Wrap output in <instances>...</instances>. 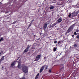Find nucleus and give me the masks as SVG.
I'll return each mask as SVG.
<instances>
[{
	"instance_id": "22",
	"label": "nucleus",
	"mask_w": 79,
	"mask_h": 79,
	"mask_svg": "<svg viewBox=\"0 0 79 79\" xmlns=\"http://www.w3.org/2000/svg\"><path fill=\"white\" fill-rule=\"evenodd\" d=\"M51 70H52L51 69H50L49 70V73H51Z\"/></svg>"
},
{
	"instance_id": "3",
	"label": "nucleus",
	"mask_w": 79,
	"mask_h": 79,
	"mask_svg": "<svg viewBox=\"0 0 79 79\" xmlns=\"http://www.w3.org/2000/svg\"><path fill=\"white\" fill-rule=\"evenodd\" d=\"M75 25L74 24H73L72 26H71L66 32V33H69V32H71V31L73 29V27Z\"/></svg>"
},
{
	"instance_id": "28",
	"label": "nucleus",
	"mask_w": 79,
	"mask_h": 79,
	"mask_svg": "<svg viewBox=\"0 0 79 79\" xmlns=\"http://www.w3.org/2000/svg\"><path fill=\"white\" fill-rule=\"evenodd\" d=\"M72 36V37H74V35H73Z\"/></svg>"
},
{
	"instance_id": "9",
	"label": "nucleus",
	"mask_w": 79,
	"mask_h": 79,
	"mask_svg": "<svg viewBox=\"0 0 79 79\" xmlns=\"http://www.w3.org/2000/svg\"><path fill=\"white\" fill-rule=\"evenodd\" d=\"M40 57H41V55H39L36 56L37 58L39 60L40 58Z\"/></svg>"
},
{
	"instance_id": "16",
	"label": "nucleus",
	"mask_w": 79,
	"mask_h": 79,
	"mask_svg": "<svg viewBox=\"0 0 79 79\" xmlns=\"http://www.w3.org/2000/svg\"><path fill=\"white\" fill-rule=\"evenodd\" d=\"M20 62H19V64L18 65V67H19V68H20Z\"/></svg>"
},
{
	"instance_id": "11",
	"label": "nucleus",
	"mask_w": 79,
	"mask_h": 79,
	"mask_svg": "<svg viewBox=\"0 0 79 79\" xmlns=\"http://www.w3.org/2000/svg\"><path fill=\"white\" fill-rule=\"evenodd\" d=\"M15 63L14 62L12 63L11 64V67L12 68V67H13V66L15 65Z\"/></svg>"
},
{
	"instance_id": "12",
	"label": "nucleus",
	"mask_w": 79,
	"mask_h": 79,
	"mask_svg": "<svg viewBox=\"0 0 79 79\" xmlns=\"http://www.w3.org/2000/svg\"><path fill=\"white\" fill-rule=\"evenodd\" d=\"M39 73L37 74V75L35 77V79H37L39 77Z\"/></svg>"
},
{
	"instance_id": "24",
	"label": "nucleus",
	"mask_w": 79,
	"mask_h": 79,
	"mask_svg": "<svg viewBox=\"0 0 79 79\" xmlns=\"http://www.w3.org/2000/svg\"><path fill=\"white\" fill-rule=\"evenodd\" d=\"M57 43V41H55L54 42V44H56Z\"/></svg>"
},
{
	"instance_id": "1",
	"label": "nucleus",
	"mask_w": 79,
	"mask_h": 79,
	"mask_svg": "<svg viewBox=\"0 0 79 79\" xmlns=\"http://www.w3.org/2000/svg\"><path fill=\"white\" fill-rule=\"evenodd\" d=\"M22 70L24 73H28V67L24 65L22 66Z\"/></svg>"
},
{
	"instance_id": "25",
	"label": "nucleus",
	"mask_w": 79,
	"mask_h": 79,
	"mask_svg": "<svg viewBox=\"0 0 79 79\" xmlns=\"http://www.w3.org/2000/svg\"><path fill=\"white\" fill-rule=\"evenodd\" d=\"M21 79H26L25 78V77H23V78H21Z\"/></svg>"
},
{
	"instance_id": "13",
	"label": "nucleus",
	"mask_w": 79,
	"mask_h": 79,
	"mask_svg": "<svg viewBox=\"0 0 79 79\" xmlns=\"http://www.w3.org/2000/svg\"><path fill=\"white\" fill-rule=\"evenodd\" d=\"M56 49H57V48L56 47H55L53 50V52H55L56 50Z\"/></svg>"
},
{
	"instance_id": "19",
	"label": "nucleus",
	"mask_w": 79,
	"mask_h": 79,
	"mask_svg": "<svg viewBox=\"0 0 79 79\" xmlns=\"http://www.w3.org/2000/svg\"><path fill=\"white\" fill-rule=\"evenodd\" d=\"M76 39H79V35H77V36L76 37Z\"/></svg>"
},
{
	"instance_id": "29",
	"label": "nucleus",
	"mask_w": 79,
	"mask_h": 79,
	"mask_svg": "<svg viewBox=\"0 0 79 79\" xmlns=\"http://www.w3.org/2000/svg\"><path fill=\"white\" fill-rule=\"evenodd\" d=\"M44 58H45V59L46 58V57H44Z\"/></svg>"
},
{
	"instance_id": "10",
	"label": "nucleus",
	"mask_w": 79,
	"mask_h": 79,
	"mask_svg": "<svg viewBox=\"0 0 79 79\" xmlns=\"http://www.w3.org/2000/svg\"><path fill=\"white\" fill-rule=\"evenodd\" d=\"M79 32V30H76L75 31V32H74V34H75V35H77V34H78L77 33H76V32Z\"/></svg>"
},
{
	"instance_id": "7",
	"label": "nucleus",
	"mask_w": 79,
	"mask_h": 79,
	"mask_svg": "<svg viewBox=\"0 0 79 79\" xmlns=\"http://www.w3.org/2000/svg\"><path fill=\"white\" fill-rule=\"evenodd\" d=\"M47 25H48L47 23H46L44 25L43 27L44 28V30H45V29H46V28H47Z\"/></svg>"
},
{
	"instance_id": "23",
	"label": "nucleus",
	"mask_w": 79,
	"mask_h": 79,
	"mask_svg": "<svg viewBox=\"0 0 79 79\" xmlns=\"http://www.w3.org/2000/svg\"><path fill=\"white\" fill-rule=\"evenodd\" d=\"M74 47H77V44H75L73 45Z\"/></svg>"
},
{
	"instance_id": "27",
	"label": "nucleus",
	"mask_w": 79,
	"mask_h": 79,
	"mask_svg": "<svg viewBox=\"0 0 79 79\" xmlns=\"http://www.w3.org/2000/svg\"><path fill=\"white\" fill-rule=\"evenodd\" d=\"M15 23H16V22H15L13 23V24H15Z\"/></svg>"
},
{
	"instance_id": "2",
	"label": "nucleus",
	"mask_w": 79,
	"mask_h": 79,
	"mask_svg": "<svg viewBox=\"0 0 79 79\" xmlns=\"http://www.w3.org/2000/svg\"><path fill=\"white\" fill-rule=\"evenodd\" d=\"M77 15V12H74L72 14L69 13V18H72V17L74 16H76Z\"/></svg>"
},
{
	"instance_id": "18",
	"label": "nucleus",
	"mask_w": 79,
	"mask_h": 79,
	"mask_svg": "<svg viewBox=\"0 0 79 79\" xmlns=\"http://www.w3.org/2000/svg\"><path fill=\"white\" fill-rule=\"evenodd\" d=\"M55 8V7H54L53 6H52L50 7V9H51V10H52V9H53V8Z\"/></svg>"
},
{
	"instance_id": "30",
	"label": "nucleus",
	"mask_w": 79,
	"mask_h": 79,
	"mask_svg": "<svg viewBox=\"0 0 79 79\" xmlns=\"http://www.w3.org/2000/svg\"><path fill=\"white\" fill-rule=\"evenodd\" d=\"M34 21V20H32V21Z\"/></svg>"
},
{
	"instance_id": "15",
	"label": "nucleus",
	"mask_w": 79,
	"mask_h": 79,
	"mask_svg": "<svg viewBox=\"0 0 79 79\" xmlns=\"http://www.w3.org/2000/svg\"><path fill=\"white\" fill-rule=\"evenodd\" d=\"M4 60V56H3L1 59V61H3Z\"/></svg>"
},
{
	"instance_id": "8",
	"label": "nucleus",
	"mask_w": 79,
	"mask_h": 79,
	"mask_svg": "<svg viewBox=\"0 0 79 79\" xmlns=\"http://www.w3.org/2000/svg\"><path fill=\"white\" fill-rule=\"evenodd\" d=\"M56 24V23L53 24L52 25L50 26V27H54L55 25Z\"/></svg>"
},
{
	"instance_id": "14",
	"label": "nucleus",
	"mask_w": 79,
	"mask_h": 79,
	"mask_svg": "<svg viewBox=\"0 0 79 79\" xmlns=\"http://www.w3.org/2000/svg\"><path fill=\"white\" fill-rule=\"evenodd\" d=\"M4 40V39H3V38H2L0 39V42H2V41H3Z\"/></svg>"
},
{
	"instance_id": "4",
	"label": "nucleus",
	"mask_w": 79,
	"mask_h": 79,
	"mask_svg": "<svg viewBox=\"0 0 79 79\" xmlns=\"http://www.w3.org/2000/svg\"><path fill=\"white\" fill-rule=\"evenodd\" d=\"M45 66H46V65L42 67L40 70V73H42V71L44 70V69Z\"/></svg>"
},
{
	"instance_id": "26",
	"label": "nucleus",
	"mask_w": 79,
	"mask_h": 79,
	"mask_svg": "<svg viewBox=\"0 0 79 79\" xmlns=\"http://www.w3.org/2000/svg\"><path fill=\"white\" fill-rule=\"evenodd\" d=\"M64 69V67H62L61 68V70H63Z\"/></svg>"
},
{
	"instance_id": "20",
	"label": "nucleus",
	"mask_w": 79,
	"mask_h": 79,
	"mask_svg": "<svg viewBox=\"0 0 79 79\" xmlns=\"http://www.w3.org/2000/svg\"><path fill=\"white\" fill-rule=\"evenodd\" d=\"M2 53H3V51H2L1 52H0V56H1V55H2Z\"/></svg>"
},
{
	"instance_id": "6",
	"label": "nucleus",
	"mask_w": 79,
	"mask_h": 79,
	"mask_svg": "<svg viewBox=\"0 0 79 79\" xmlns=\"http://www.w3.org/2000/svg\"><path fill=\"white\" fill-rule=\"evenodd\" d=\"M30 47L29 45H28L27 48L25 50V52H27L29 50V48Z\"/></svg>"
},
{
	"instance_id": "5",
	"label": "nucleus",
	"mask_w": 79,
	"mask_h": 79,
	"mask_svg": "<svg viewBox=\"0 0 79 79\" xmlns=\"http://www.w3.org/2000/svg\"><path fill=\"white\" fill-rule=\"evenodd\" d=\"M63 20V19H62L60 18L56 22V23H60L61 22V21H62V20Z\"/></svg>"
},
{
	"instance_id": "17",
	"label": "nucleus",
	"mask_w": 79,
	"mask_h": 79,
	"mask_svg": "<svg viewBox=\"0 0 79 79\" xmlns=\"http://www.w3.org/2000/svg\"><path fill=\"white\" fill-rule=\"evenodd\" d=\"M39 60V59H38V58H37L36 57V58L35 59V61H38V60Z\"/></svg>"
},
{
	"instance_id": "21",
	"label": "nucleus",
	"mask_w": 79,
	"mask_h": 79,
	"mask_svg": "<svg viewBox=\"0 0 79 79\" xmlns=\"http://www.w3.org/2000/svg\"><path fill=\"white\" fill-rule=\"evenodd\" d=\"M47 66V67L45 68L46 69H48V66H47V65H46V66Z\"/></svg>"
}]
</instances>
